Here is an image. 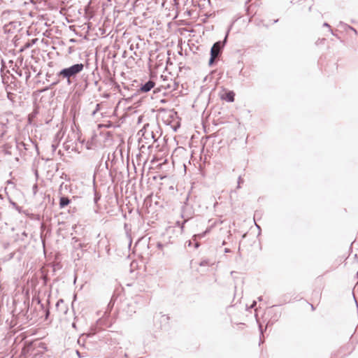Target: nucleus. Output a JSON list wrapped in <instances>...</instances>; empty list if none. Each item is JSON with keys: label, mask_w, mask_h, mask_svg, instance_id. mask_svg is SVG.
Wrapping results in <instances>:
<instances>
[{"label": "nucleus", "mask_w": 358, "mask_h": 358, "mask_svg": "<svg viewBox=\"0 0 358 358\" xmlns=\"http://www.w3.org/2000/svg\"><path fill=\"white\" fill-rule=\"evenodd\" d=\"M70 200L65 196H62L59 199V207L60 208H64L68 204H69Z\"/></svg>", "instance_id": "nucleus-6"}, {"label": "nucleus", "mask_w": 358, "mask_h": 358, "mask_svg": "<svg viewBox=\"0 0 358 358\" xmlns=\"http://www.w3.org/2000/svg\"><path fill=\"white\" fill-rule=\"evenodd\" d=\"M348 29H350V30H352V31L353 32H355V34H357V31H356V29H354L353 27H352L349 26V27H348Z\"/></svg>", "instance_id": "nucleus-14"}, {"label": "nucleus", "mask_w": 358, "mask_h": 358, "mask_svg": "<svg viewBox=\"0 0 358 358\" xmlns=\"http://www.w3.org/2000/svg\"><path fill=\"white\" fill-rule=\"evenodd\" d=\"M164 246V245L162 243H159H159H157V248H158V249H159V250H163Z\"/></svg>", "instance_id": "nucleus-11"}, {"label": "nucleus", "mask_w": 358, "mask_h": 358, "mask_svg": "<svg viewBox=\"0 0 358 358\" xmlns=\"http://www.w3.org/2000/svg\"><path fill=\"white\" fill-rule=\"evenodd\" d=\"M138 134L141 136L140 141L143 142V138L145 140L144 143L146 144L152 143L157 141L156 134L148 124H145L143 128L138 131Z\"/></svg>", "instance_id": "nucleus-2"}, {"label": "nucleus", "mask_w": 358, "mask_h": 358, "mask_svg": "<svg viewBox=\"0 0 358 358\" xmlns=\"http://www.w3.org/2000/svg\"><path fill=\"white\" fill-rule=\"evenodd\" d=\"M311 308L313 310L314 309V307L313 305H311Z\"/></svg>", "instance_id": "nucleus-28"}, {"label": "nucleus", "mask_w": 358, "mask_h": 358, "mask_svg": "<svg viewBox=\"0 0 358 358\" xmlns=\"http://www.w3.org/2000/svg\"><path fill=\"white\" fill-rule=\"evenodd\" d=\"M224 252H230V250H229V249H228V248H225Z\"/></svg>", "instance_id": "nucleus-20"}, {"label": "nucleus", "mask_w": 358, "mask_h": 358, "mask_svg": "<svg viewBox=\"0 0 358 358\" xmlns=\"http://www.w3.org/2000/svg\"><path fill=\"white\" fill-rule=\"evenodd\" d=\"M259 329H260V331H261V334L262 335L263 334V331H262V325L259 324Z\"/></svg>", "instance_id": "nucleus-18"}, {"label": "nucleus", "mask_w": 358, "mask_h": 358, "mask_svg": "<svg viewBox=\"0 0 358 358\" xmlns=\"http://www.w3.org/2000/svg\"><path fill=\"white\" fill-rule=\"evenodd\" d=\"M235 93L233 91H229L221 96V99L227 102L234 101Z\"/></svg>", "instance_id": "nucleus-4"}, {"label": "nucleus", "mask_w": 358, "mask_h": 358, "mask_svg": "<svg viewBox=\"0 0 358 358\" xmlns=\"http://www.w3.org/2000/svg\"><path fill=\"white\" fill-rule=\"evenodd\" d=\"M60 303H63V300L62 299H60L57 303V306H58L59 305Z\"/></svg>", "instance_id": "nucleus-17"}, {"label": "nucleus", "mask_w": 358, "mask_h": 358, "mask_svg": "<svg viewBox=\"0 0 358 358\" xmlns=\"http://www.w3.org/2000/svg\"><path fill=\"white\" fill-rule=\"evenodd\" d=\"M199 265H200L201 266H209V265H210V262H209L208 260H203V261H201V262L199 263Z\"/></svg>", "instance_id": "nucleus-7"}, {"label": "nucleus", "mask_w": 358, "mask_h": 358, "mask_svg": "<svg viewBox=\"0 0 358 358\" xmlns=\"http://www.w3.org/2000/svg\"><path fill=\"white\" fill-rule=\"evenodd\" d=\"M186 221H185L182 224H184V223ZM181 228H183V225L181 226Z\"/></svg>", "instance_id": "nucleus-27"}, {"label": "nucleus", "mask_w": 358, "mask_h": 358, "mask_svg": "<svg viewBox=\"0 0 358 358\" xmlns=\"http://www.w3.org/2000/svg\"><path fill=\"white\" fill-rule=\"evenodd\" d=\"M256 303H257V302L255 301H254L250 308H253L256 306Z\"/></svg>", "instance_id": "nucleus-15"}, {"label": "nucleus", "mask_w": 358, "mask_h": 358, "mask_svg": "<svg viewBox=\"0 0 358 358\" xmlns=\"http://www.w3.org/2000/svg\"><path fill=\"white\" fill-rule=\"evenodd\" d=\"M57 148V144H55V143H52V151L55 152Z\"/></svg>", "instance_id": "nucleus-12"}, {"label": "nucleus", "mask_w": 358, "mask_h": 358, "mask_svg": "<svg viewBox=\"0 0 358 358\" xmlns=\"http://www.w3.org/2000/svg\"><path fill=\"white\" fill-rule=\"evenodd\" d=\"M48 314H49V311H48V310H47V311H46V317H48Z\"/></svg>", "instance_id": "nucleus-22"}, {"label": "nucleus", "mask_w": 358, "mask_h": 358, "mask_svg": "<svg viewBox=\"0 0 358 358\" xmlns=\"http://www.w3.org/2000/svg\"><path fill=\"white\" fill-rule=\"evenodd\" d=\"M155 86V83L152 80H149L143 85L141 87V90L143 92H148L150 91Z\"/></svg>", "instance_id": "nucleus-5"}, {"label": "nucleus", "mask_w": 358, "mask_h": 358, "mask_svg": "<svg viewBox=\"0 0 358 358\" xmlns=\"http://www.w3.org/2000/svg\"><path fill=\"white\" fill-rule=\"evenodd\" d=\"M83 69L84 65L83 64H76L68 68L62 69L57 73V76L63 79H66L67 83L70 85L71 84V79L75 78Z\"/></svg>", "instance_id": "nucleus-1"}, {"label": "nucleus", "mask_w": 358, "mask_h": 358, "mask_svg": "<svg viewBox=\"0 0 358 358\" xmlns=\"http://www.w3.org/2000/svg\"><path fill=\"white\" fill-rule=\"evenodd\" d=\"M195 247H196V248H198V247H199V243H196Z\"/></svg>", "instance_id": "nucleus-26"}, {"label": "nucleus", "mask_w": 358, "mask_h": 358, "mask_svg": "<svg viewBox=\"0 0 358 358\" xmlns=\"http://www.w3.org/2000/svg\"><path fill=\"white\" fill-rule=\"evenodd\" d=\"M243 182V178H241V176H239L238 178V185H237L238 189L241 188V184H242Z\"/></svg>", "instance_id": "nucleus-8"}, {"label": "nucleus", "mask_w": 358, "mask_h": 358, "mask_svg": "<svg viewBox=\"0 0 358 358\" xmlns=\"http://www.w3.org/2000/svg\"><path fill=\"white\" fill-rule=\"evenodd\" d=\"M357 276H358V271H357Z\"/></svg>", "instance_id": "nucleus-29"}, {"label": "nucleus", "mask_w": 358, "mask_h": 358, "mask_svg": "<svg viewBox=\"0 0 358 358\" xmlns=\"http://www.w3.org/2000/svg\"><path fill=\"white\" fill-rule=\"evenodd\" d=\"M228 34L225 36V38L223 41H217L215 43L211 48L210 50V58L209 60V64H212L216 57H217L220 53L221 50L224 46V44L227 42Z\"/></svg>", "instance_id": "nucleus-3"}, {"label": "nucleus", "mask_w": 358, "mask_h": 358, "mask_svg": "<svg viewBox=\"0 0 358 358\" xmlns=\"http://www.w3.org/2000/svg\"><path fill=\"white\" fill-rule=\"evenodd\" d=\"M37 39L32 40V43H34Z\"/></svg>", "instance_id": "nucleus-23"}, {"label": "nucleus", "mask_w": 358, "mask_h": 358, "mask_svg": "<svg viewBox=\"0 0 358 358\" xmlns=\"http://www.w3.org/2000/svg\"><path fill=\"white\" fill-rule=\"evenodd\" d=\"M76 354L78 355V356L79 357V358H80V357H81V356H80V352H79L78 350H76Z\"/></svg>", "instance_id": "nucleus-19"}, {"label": "nucleus", "mask_w": 358, "mask_h": 358, "mask_svg": "<svg viewBox=\"0 0 358 358\" xmlns=\"http://www.w3.org/2000/svg\"><path fill=\"white\" fill-rule=\"evenodd\" d=\"M323 26H324V27H328V28H329V31L331 32V34L332 35H334V33L333 32L332 29H331L330 25H329L327 22H324V23L323 24Z\"/></svg>", "instance_id": "nucleus-10"}, {"label": "nucleus", "mask_w": 358, "mask_h": 358, "mask_svg": "<svg viewBox=\"0 0 358 358\" xmlns=\"http://www.w3.org/2000/svg\"><path fill=\"white\" fill-rule=\"evenodd\" d=\"M0 126L3 128V127H4L5 124H0Z\"/></svg>", "instance_id": "nucleus-25"}, {"label": "nucleus", "mask_w": 358, "mask_h": 358, "mask_svg": "<svg viewBox=\"0 0 358 358\" xmlns=\"http://www.w3.org/2000/svg\"><path fill=\"white\" fill-rule=\"evenodd\" d=\"M30 46H31V44H27V45H26V47H27V48H29V47H30Z\"/></svg>", "instance_id": "nucleus-24"}, {"label": "nucleus", "mask_w": 358, "mask_h": 358, "mask_svg": "<svg viewBox=\"0 0 358 358\" xmlns=\"http://www.w3.org/2000/svg\"><path fill=\"white\" fill-rule=\"evenodd\" d=\"M32 191H33L34 195L35 196L36 194L37 191H38V185H37V184H34L33 185Z\"/></svg>", "instance_id": "nucleus-9"}, {"label": "nucleus", "mask_w": 358, "mask_h": 358, "mask_svg": "<svg viewBox=\"0 0 358 358\" xmlns=\"http://www.w3.org/2000/svg\"><path fill=\"white\" fill-rule=\"evenodd\" d=\"M258 300H259V301H262V296H259V297H258Z\"/></svg>", "instance_id": "nucleus-21"}, {"label": "nucleus", "mask_w": 358, "mask_h": 358, "mask_svg": "<svg viewBox=\"0 0 358 358\" xmlns=\"http://www.w3.org/2000/svg\"><path fill=\"white\" fill-rule=\"evenodd\" d=\"M99 199V196H95L94 197V202L96 203L98 201V200Z\"/></svg>", "instance_id": "nucleus-16"}, {"label": "nucleus", "mask_w": 358, "mask_h": 358, "mask_svg": "<svg viewBox=\"0 0 358 358\" xmlns=\"http://www.w3.org/2000/svg\"><path fill=\"white\" fill-rule=\"evenodd\" d=\"M206 232L203 233V234H198V235H194V237L196 238V237H203L204 235H205Z\"/></svg>", "instance_id": "nucleus-13"}]
</instances>
